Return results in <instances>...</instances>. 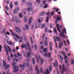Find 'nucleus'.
I'll return each mask as SVG.
<instances>
[{"instance_id": "nucleus-51", "label": "nucleus", "mask_w": 74, "mask_h": 74, "mask_svg": "<svg viewBox=\"0 0 74 74\" xmlns=\"http://www.w3.org/2000/svg\"><path fill=\"white\" fill-rule=\"evenodd\" d=\"M34 25L33 24H32L31 25V29H34Z\"/></svg>"}, {"instance_id": "nucleus-16", "label": "nucleus", "mask_w": 74, "mask_h": 74, "mask_svg": "<svg viewBox=\"0 0 74 74\" xmlns=\"http://www.w3.org/2000/svg\"><path fill=\"white\" fill-rule=\"evenodd\" d=\"M7 42L8 44L10 45H13V43H12V42L7 41Z\"/></svg>"}, {"instance_id": "nucleus-64", "label": "nucleus", "mask_w": 74, "mask_h": 74, "mask_svg": "<svg viewBox=\"0 0 74 74\" xmlns=\"http://www.w3.org/2000/svg\"><path fill=\"white\" fill-rule=\"evenodd\" d=\"M23 66L24 67H25L26 66V63L25 62H24L23 63Z\"/></svg>"}, {"instance_id": "nucleus-14", "label": "nucleus", "mask_w": 74, "mask_h": 74, "mask_svg": "<svg viewBox=\"0 0 74 74\" xmlns=\"http://www.w3.org/2000/svg\"><path fill=\"white\" fill-rule=\"evenodd\" d=\"M49 21V16H47L45 19V21H46V23H47V22H48V21Z\"/></svg>"}, {"instance_id": "nucleus-49", "label": "nucleus", "mask_w": 74, "mask_h": 74, "mask_svg": "<svg viewBox=\"0 0 74 74\" xmlns=\"http://www.w3.org/2000/svg\"><path fill=\"white\" fill-rule=\"evenodd\" d=\"M34 48L35 49H37V45H34Z\"/></svg>"}, {"instance_id": "nucleus-22", "label": "nucleus", "mask_w": 74, "mask_h": 74, "mask_svg": "<svg viewBox=\"0 0 74 74\" xmlns=\"http://www.w3.org/2000/svg\"><path fill=\"white\" fill-rule=\"evenodd\" d=\"M59 16V15H58L57 16V19L58 21H59L60 20V19H61V18L60 17H58Z\"/></svg>"}, {"instance_id": "nucleus-37", "label": "nucleus", "mask_w": 74, "mask_h": 74, "mask_svg": "<svg viewBox=\"0 0 74 74\" xmlns=\"http://www.w3.org/2000/svg\"><path fill=\"white\" fill-rule=\"evenodd\" d=\"M48 4H46L44 5V8H47L48 7Z\"/></svg>"}, {"instance_id": "nucleus-5", "label": "nucleus", "mask_w": 74, "mask_h": 74, "mask_svg": "<svg viewBox=\"0 0 74 74\" xmlns=\"http://www.w3.org/2000/svg\"><path fill=\"white\" fill-rule=\"evenodd\" d=\"M55 63H53L54 66L55 67H58V62L57 60H56Z\"/></svg>"}, {"instance_id": "nucleus-1", "label": "nucleus", "mask_w": 74, "mask_h": 74, "mask_svg": "<svg viewBox=\"0 0 74 74\" xmlns=\"http://www.w3.org/2000/svg\"><path fill=\"white\" fill-rule=\"evenodd\" d=\"M43 21V18L40 17L37 20V21L36 23V27L37 29L40 27V26Z\"/></svg>"}, {"instance_id": "nucleus-32", "label": "nucleus", "mask_w": 74, "mask_h": 74, "mask_svg": "<svg viewBox=\"0 0 74 74\" xmlns=\"http://www.w3.org/2000/svg\"><path fill=\"white\" fill-rule=\"evenodd\" d=\"M49 69L50 71H52V66H49Z\"/></svg>"}, {"instance_id": "nucleus-13", "label": "nucleus", "mask_w": 74, "mask_h": 74, "mask_svg": "<svg viewBox=\"0 0 74 74\" xmlns=\"http://www.w3.org/2000/svg\"><path fill=\"white\" fill-rule=\"evenodd\" d=\"M53 31L55 34H58V32H57V31L56 30V27H54L53 29Z\"/></svg>"}, {"instance_id": "nucleus-27", "label": "nucleus", "mask_w": 74, "mask_h": 74, "mask_svg": "<svg viewBox=\"0 0 74 74\" xmlns=\"http://www.w3.org/2000/svg\"><path fill=\"white\" fill-rule=\"evenodd\" d=\"M49 46L50 47H53V43L51 42H50L49 43Z\"/></svg>"}, {"instance_id": "nucleus-11", "label": "nucleus", "mask_w": 74, "mask_h": 74, "mask_svg": "<svg viewBox=\"0 0 74 74\" xmlns=\"http://www.w3.org/2000/svg\"><path fill=\"white\" fill-rule=\"evenodd\" d=\"M45 14V12L43 11L40 14V16H42V15H44Z\"/></svg>"}, {"instance_id": "nucleus-24", "label": "nucleus", "mask_w": 74, "mask_h": 74, "mask_svg": "<svg viewBox=\"0 0 74 74\" xmlns=\"http://www.w3.org/2000/svg\"><path fill=\"white\" fill-rule=\"evenodd\" d=\"M3 66H4V67L5 68V66L6 65V62L5 61H3Z\"/></svg>"}, {"instance_id": "nucleus-36", "label": "nucleus", "mask_w": 74, "mask_h": 74, "mask_svg": "<svg viewBox=\"0 0 74 74\" xmlns=\"http://www.w3.org/2000/svg\"><path fill=\"white\" fill-rule=\"evenodd\" d=\"M29 37H30L31 40V44H33V39H32V37L31 36H30Z\"/></svg>"}, {"instance_id": "nucleus-15", "label": "nucleus", "mask_w": 74, "mask_h": 74, "mask_svg": "<svg viewBox=\"0 0 74 74\" xmlns=\"http://www.w3.org/2000/svg\"><path fill=\"white\" fill-rule=\"evenodd\" d=\"M59 24H57L56 27H57V29L58 30V31L59 32H61V31H60V29L59 28Z\"/></svg>"}, {"instance_id": "nucleus-29", "label": "nucleus", "mask_w": 74, "mask_h": 74, "mask_svg": "<svg viewBox=\"0 0 74 74\" xmlns=\"http://www.w3.org/2000/svg\"><path fill=\"white\" fill-rule=\"evenodd\" d=\"M15 9L16 10V11H18L20 10V8H19V7H16L15 8Z\"/></svg>"}, {"instance_id": "nucleus-35", "label": "nucleus", "mask_w": 74, "mask_h": 74, "mask_svg": "<svg viewBox=\"0 0 74 74\" xmlns=\"http://www.w3.org/2000/svg\"><path fill=\"white\" fill-rule=\"evenodd\" d=\"M45 24H42L41 25V28H44V27H45Z\"/></svg>"}, {"instance_id": "nucleus-31", "label": "nucleus", "mask_w": 74, "mask_h": 74, "mask_svg": "<svg viewBox=\"0 0 74 74\" xmlns=\"http://www.w3.org/2000/svg\"><path fill=\"white\" fill-rule=\"evenodd\" d=\"M41 62V64H43V63H44V60L42 59V58H41L40 59Z\"/></svg>"}, {"instance_id": "nucleus-8", "label": "nucleus", "mask_w": 74, "mask_h": 74, "mask_svg": "<svg viewBox=\"0 0 74 74\" xmlns=\"http://www.w3.org/2000/svg\"><path fill=\"white\" fill-rule=\"evenodd\" d=\"M15 19L16 21V23H19V19H18V17H15Z\"/></svg>"}, {"instance_id": "nucleus-56", "label": "nucleus", "mask_w": 74, "mask_h": 74, "mask_svg": "<svg viewBox=\"0 0 74 74\" xmlns=\"http://www.w3.org/2000/svg\"><path fill=\"white\" fill-rule=\"evenodd\" d=\"M64 56H65V57H64L65 60L67 59V58H68L67 56V55H65Z\"/></svg>"}, {"instance_id": "nucleus-45", "label": "nucleus", "mask_w": 74, "mask_h": 74, "mask_svg": "<svg viewBox=\"0 0 74 74\" xmlns=\"http://www.w3.org/2000/svg\"><path fill=\"white\" fill-rule=\"evenodd\" d=\"M25 27L27 30H28V29H29V25H26Z\"/></svg>"}, {"instance_id": "nucleus-38", "label": "nucleus", "mask_w": 74, "mask_h": 74, "mask_svg": "<svg viewBox=\"0 0 74 74\" xmlns=\"http://www.w3.org/2000/svg\"><path fill=\"white\" fill-rule=\"evenodd\" d=\"M11 59V57L9 56L8 57V60L9 61V62H10V60Z\"/></svg>"}, {"instance_id": "nucleus-46", "label": "nucleus", "mask_w": 74, "mask_h": 74, "mask_svg": "<svg viewBox=\"0 0 74 74\" xmlns=\"http://www.w3.org/2000/svg\"><path fill=\"white\" fill-rule=\"evenodd\" d=\"M26 66L27 67H28L29 66V63L28 62H27L26 63Z\"/></svg>"}, {"instance_id": "nucleus-62", "label": "nucleus", "mask_w": 74, "mask_h": 74, "mask_svg": "<svg viewBox=\"0 0 74 74\" xmlns=\"http://www.w3.org/2000/svg\"><path fill=\"white\" fill-rule=\"evenodd\" d=\"M47 3V2H46V1L44 0L43 1L42 3L43 4H45V3Z\"/></svg>"}, {"instance_id": "nucleus-39", "label": "nucleus", "mask_w": 74, "mask_h": 74, "mask_svg": "<svg viewBox=\"0 0 74 74\" xmlns=\"http://www.w3.org/2000/svg\"><path fill=\"white\" fill-rule=\"evenodd\" d=\"M9 67H10V65H6L5 68V70H7V68H9Z\"/></svg>"}, {"instance_id": "nucleus-43", "label": "nucleus", "mask_w": 74, "mask_h": 74, "mask_svg": "<svg viewBox=\"0 0 74 74\" xmlns=\"http://www.w3.org/2000/svg\"><path fill=\"white\" fill-rule=\"evenodd\" d=\"M22 42V37H21L20 38V42Z\"/></svg>"}, {"instance_id": "nucleus-6", "label": "nucleus", "mask_w": 74, "mask_h": 74, "mask_svg": "<svg viewBox=\"0 0 74 74\" xmlns=\"http://www.w3.org/2000/svg\"><path fill=\"white\" fill-rule=\"evenodd\" d=\"M16 32H18V33L21 32V29L18 27H16Z\"/></svg>"}, {"instance_id": "nucleus-41", "label": "nucleus", "mask_w": 74, "mask_h": 74, "mask_svg": "<svg viewBox=\"0 0 74 74\" xmlns=\"http://www.w3.org/2000/svg\"><path fill=\"white\" fill-rule=\"evenodd\" d=\"M27 17H25L24 19V21L25 22H26V21H27Z\"/></svg>"}, {"instance_id": "nucleus-47", "label": "nucleus", "mask_w": 74, "mask_h": 74, "mask_svg": "<svg viewBox=\"0 0 74 74\" xmlns=\"http://www.w3.org/2000/svg\"><path fill=\"white\" fill-rule=\"evenodd\" d=\"M19 67H20L21 68H23V67H24V66H23V65L22 64H21V65H19Z\"/></svg>"}, {"instance_id": "nucleus-20", "label": "nucleus", "mask_w": 74, "mask_h": 74, "mask_svg": "<svg viewBox=\"0 0 74 74\" xmlns=\"http://www.w3.org/2000/svg\"><path fill=\"white\" fill-rule=\"evenodd\" d=\"M32 63L34 65V64H35V60L34 59V58H32Z\"/></svg>"}, {"instance_id": "nucleus-26", "label": "nucleus", "mask_w": 74, "mask_h": 74, "mask_svg": "<svg viewBox=\"0 0 74 74\" xmlns=\"http://www.w3.org/2000/svg\"><path fill=\"white\" fill-rule=\"evenodd\" d=\"M30 56V52H28V53L27 55V57L28 58H29Z\"/></svg>"}, {"instance_id": "nucleus-4", "label": "nucleus", "mask_w": 74, "mask_h": 74, "mask_svg": "<svg viewBox=\"0 0 74 74\" xmlns=\"http://www.w3.org/2000/svg\"><path fill=\"white\" fill-rule=\"evenodd\" d=\"M4 47L5 49L6 52L7 56H8V51H9L10 53H11V49L10 47L8 46H7V47H6V46H5V45H4Z\"/></svg>"}, {"instance_id": "nucleus-23", "label": "nucleus", "mask_w": 74, "mask_h": 74, "mask_svg": "<svg viewBox=\"0 0 74 74\" xmlns=\"http://www.w3.org/2000/svg\"><path fill=\"white\" fill-rule=\"evenodd\" d=\"M27 10L28 11H31V10H33V8H27Z\"/></svg>"}, {"instance_id": "nucleus-63", "label": "nucleus", "mask_w": 74, "mask_h": 74, "mask_svg": "<svg viewBox=\"0 0 74 74\" xmlns=\"http://www.w3.org/2000/svg\"><path fill=\"white\" fill-rule=\"evenodd\" d=\"M37 1L38 3H40V2H41V0H37Z\"/></svg>"}, {"instance_id": "nucleus-19", "label": "nucleus", "mask_w": 74, "mask_h": 74, "mask_svg": "<svg viewBox=\"0 0 74 74\" xmlns=\"http://www.w3.org/2000/svg\"><path fill=\"white\" fill-rule=\"evenodd\" d=\"M23 45H21V47H22V48H25V47H27L26 45V44H23Z\"/></svg>"}, {"instance_id": "nucleus-60", "label": "nucleus", "mask_w": 74, "mask_h": 74, "mask_svg": "<svg viewBox=\"0 0 74 74\" xmlns=\"http://www.w3.org/2000/svg\"><path fill=\"white\" fill-rule=\"evenodd\" d=\"M26 44L27 45V46L28 47V48L29 47H30V45H29V44L28 43H26Z\"/></svg>"}, {"instance_id": "nucleus-48", "label": "nucleus", "mask_w": 74, "mask_h": 74, "mask_svg": "<svg viewBox=\"0 0 74 74\" xmlns=\"http://www.w3.org/2000/svg\"><path fill=\"white\" fill-rule=\"evenodd\" d=\"M17 10H16L15 9V10H13V12L14 14H16L17 13Z\"/></svg>"}, {"instance_id": "nucleus-3", "label": "nucleus", "mask_w": 74, "mask_h": 74, "mask_svg": "<svg viewBox=\"0 0 74 74\" xmlns=\"http://www.w3.org/2000/svg\"><path fill=\"white\" fill-rule=\"evenodd\" d=\"M15 62H12V65L14 66L13 67V69L15 70L13 71L14 73H16L19 71V67L15 65Z\"/></svg>"}, {"instance_id": "nucleus-12", "label": "nucleus", "mask_w": 74, "mask_h": 74, "mask_svg": "<svg viewBox=\"0 0 74 74\" xmlns=\"http://www.w3.org/2000/svg\"><path fill=\"white\" fill-rule=\"evenodd\" d=\"M56 37L57 41H60V38H59L58 36H56Z\"/></svg>"}, {"instance_id": "nucleus-53", "label": "nucleus", "mask_w": 74, "mask_h": 74, "mask_svg": "<svg viewBox=\"0 0 74 74\" xmlns=\"http://www.w3.org/2000/svg\"><path fill=\"white\" fill-rule=\"evenodd\" d=\"M55 12V11H53L51 12V15H54V12Z\"/></svg>"}, {"instance_id": "nucleus-34", "label": "nucleus", "mask_w": 74, "mask_h": 74, "mask_svg": "<svg viewBox=\"0 0 74 74\" xmlns=\"http://www.w3.org/2000/svg\"><path fill=\"white\" fill-rule=\"evenodd\" d=\"M44 56L45 57H47L48 56V53L47 52L45 53L44 54Z\"/></svg>"}, {"instance_id": "nucleus-54", "label": "nucleus", "mask_w": 74, "mask_h": 74, "mask_svg": "<svg viewBox=\"0 0 74 74\" xmlns=\"http://www.w3.org/2000/svg\"><path fill=\"white\" fill-rule=\"evenodd\" d=\"M17 56H21V54L20 53H17Z\"/></svg>"}, {"instance_id": "nucleus-59", "label": "nucleus", "mask_w": 74, "mask_h": 74, "mask_svg": "<svg viewBox=\"0 0 74 74\" xmlns=\"http://www.w3.org/2000/svg\"><path fill=\"white\" fill-rule=\"evenodd\" d=\"M14 57H15L16 58H18V55H16V54H14Z\"/></svg>"}, {"instance_id": "nucleus-25", "label": "nucleus", "mask_w": 74, "mask_h": 74, "mask_svg": "<svg viewBox=\"0 0 74 74\" xmlns=\"http://www.w3.org/2000/svg\"><path fill=\"white\" fill-rule=\"evenodd\" d=\"M60 53L61 54H62V55L64 56H65L66 55L65 54V52H64V51H61Z\"/></svg>"}, {"instance_id": "nucleus-9", "label": "nucleus", "mask_w": 74, "mask_h": 74, "mask_svg": "<svg viewBox=\"0 0 74 74\" xmlns=\"http://www.w3.org/2000/svg\"><path fill=\"white\" fill-rule=\"evenodd\" d=\"M54 41L56 44V48H58V47H57V45H58V44L56 43V38H55V37L54 36Z\"/></svg>"}, {"instance_id": "nucleus-52", "label": "nucleus", "mask_w": 74, "mask_h": 74, "mask_svg": "<svg viewBox=\"0 0 74 74\" xmlns=\"http://www.w3.org/2000/svg\"><path fill=\"white\" fill-rule=\"evenodd\" d=\"M72 62H71L72 64H74V60L73 59H72Z\"/></svg>"}, {"instance_id": "nucleus-21", "label": "nucleus", "mask_w": 74, "mask_h": 74, "mask_svg": "<svg viewBox=\"0 0 74 74\" xmlns=\"http://www.w3.org/2000/svg\"><path fill=\"white\" fill-rule=\"evenodd\" d=\"M10 8H12L13 5H12V2H11L10 3Z\"/></svg>"}, {"instance_id": "nucleus-18", "label": "nucleus", "mask_w": 74, "mask_h": 74, "mask_svg": "<svg viewBox=\"0 0 74 74\" xmlns=\"http://www.w3.org/2000/svg\"><path fill=\"white\" fill-rule=\"evenodd\" d=\"M45 45L46 47L47 46V45H48V41H47V40H46L45 41Z\"/></svg>"}, {"instance_id": "nucleus-30", "label": "nucleus", "mask_w": 74, "mask_h": 74, "mask_svg": "<svg viewBox=\"0 0 74 74\" xmlns=\"http://www.w3.org/2000/svg\"><path fill=\"white\" fill-rule=\"evenodd\" d=\"M51 52H49L47 54V56L48 58H51Z\"/></svg>"}, {"instance_id": "nucleus-10", "label": "nucleus", "mask_w": 74, "mask_h": 74, "mask_svg": "<svg viewBox=\"0 0 74 74\" xmlns=\"http://www.w3.org/2000/svg\"><path fill=\"white\" fill-rule=\"evenodd\" d=\"M32 17H31L30 18L29 20L28 21V23L29 25H30V24H31V23L32 22Z\"/></svg>"}, {"instance_id": "nucleus-7", "label": "nucleus", "mask_w": 74, "mask_h": 74, "mask_svg": "<svg viewBox=\"0 0 74 74\" xmlns=\"http://www.w3.org/2000/svg\"><path fill=\"white\" fill-rule=\"evenodd\" d=\"M27 5L28 7H32V3H31L30 2H27Z\"/></svg>"}, {"instance_id": "nucleus-57", "label": "nucleus", "mask_w": 74, "mask_h": 74, "mask_svg": "<svg viewBox=\"0 0 74 74\" xmlns=\"http://www.w3.org/2000/svg\"><path fill=\"white\" fill-rule=\"evenodd\" d=\"M59 56L60 57V58L61 60H63V58L62 57L61 55H59Z\"/></svg>"}, {"instance_id": "nucleus-50", "label": "nucleus", "mask_w": 74, "mask_h": 74, "mask_svg": "<svg viewBox=\"0 0 74 74\" xmlns=\"http://www.w3.org/2000/svg\"><path fill=\"white\" fill-rule=\"evenodd\" d=\"M36 59H37V63H39V61H38V59H37V58H38L37 56V55H36Z\"/></svg>"}, {"instance_id": "nucleus-2", "label": "nucleus", "mask_w": 74, "mask_h": 74, "mask_svg": "<svg viewBox=\"0 0 74 74\" xmlns=\"http://www.w3.org/2000/svg\"><path fill=\"white\" fill-rule=\"evenodd\" d=\"M10 32L12 33V35L13 36H16L14 37V41H18V39H20V37L18 35H17L16 34H14V32L12 31L11 29H10Z\"/></svg>"}, {"instance_id": "nucleus-42", "label": "nucleus", "mask_w": 74, "mask_h": 74, "mask_svg": "<svg viewBox=\"0 0 74 74\" xmlns=\"http://www.w3.org/2000/svg\"><path fill=\"white\" fill-rule=\"evenodd\" d=\"M47 48H45L43 49V51L44 52H47Z\"/></svg>"}, {"instance_id": "nucleus-61", "label": "nucleus", "mask_w": 74, "mask_h": 74, "mask_svg": "<svg viewBox=\"0 0 74 74\" xmlns=\"http://www.w3.org/2000/svg\"><path fill=\"white\" fill-rule=\"evenodd\" d=\"M47 27L46 28L45 30V32L46 33H47Z\"/></svg>"}, {"instance_id": "nucleus-33", "label": "nucleus", "mask_w": 74, "mask_h": 74, "mask_svg": "<svg viewBox=\"0 0 74 74\" xmlns=\"http://www.w3.org/2000/svg\"><path fill=\"white\" fill-rule=\"evenodd\" d=\"M33 14V13L32 11L29 12H28V14L29 15H32V14Z\"/></svg>"}, {"instance_id": "nucleus-28", "label": "nucleus", "mask_w": 74, "mask_h": 74, "mask_svg": "<svg viewBox=\"0 0 74 74\" xmlns=\"http://www.w3.org/2000/svg\"><path fill=\"white\" fill-rule=\"evenodd\" d=\"M14 4L16 6H17L18 5V2L17 1H16L14 2Z\"/></svg>"}, {"instance_id": "nucleus-17", "label": "nucleus", "mask_w": 74, "mask_h": 74, "mask_svg": "<svg viewBox=\"0 0 74 74\" xmlns=\"http://www.w3.org/2000/svg\"><path fill=\"white\" fill-rule=\"evenodd\" d=\"M6 30H5V29H4L3 30V33H4V35H6Z\"/></svg>"}, {"instance_id": "nucleus-58", "label": "nucleus", "mask_w": 74, "mask_h": 74, "mask_svg": "<svg viewBox=\"0 0 74 74\" xmlns=\"http://www.w3.org/2000/svg\"><path fill=\"white\" fill-rule=\"evenodd\" d=\"M53 27V25L52 23H50V28L51 29H52Z\"/></svg>"}, {"instance_id": "nucleus-40", "label": "nucleus", "mask_w": 74, "mask_h": 74, "mask_svg": "<svg viewBox=\"0 0 74 74\" xmlns=\"http://www.w3.org/2000/svg\"><path fill=\"white\" fill-rule=\"evenodd\" d=\"M19 17L21 18H22L23 17V15L22 14V13H20L19 14Z\"/></svg>"}, {"instance_id": "nucleus-44", "label": "nucleus", "mask_w": 74, "mask_h": 74, "mask_svg": "<svg viewBox=\"0 0 74 74\" xmlns=\"http://www.w3.org/2000/svg\"><path fill=\"white\" fill-rule=\"evenodd\" d=\"M5 8L6 10H8V7L7 5H5Z\"/></svg>"}, {"instance_id": "nucleus-55", "label": "nucleus", "mask_w": 74, "mask_h": 74, "mask_svg": "<svg viewBox=\"0 0 74 74\" xmlns=\"http://www.w3.org/2000/svg\"><path fill=\"white\" fill-rule=\"evenodd\" d=\"M46 71H47V74H50V73L49 72V70L47 69Z\"/></svg>"}]
</instances>
